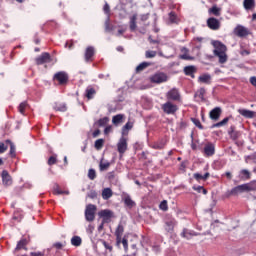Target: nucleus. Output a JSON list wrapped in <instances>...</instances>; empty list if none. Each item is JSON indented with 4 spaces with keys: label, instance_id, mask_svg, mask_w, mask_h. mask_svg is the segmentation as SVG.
Instances as JSON below:
<instances>
[{
    "label": "nucleus",
    "instance_id": "35",
    "mask_svg": "<svg viewBox=\"0 0 256 256\" xmlns=\"http://www.w3.org/2000/svg\"><path fill=\"white\" fill-rule=\"evenodd\" d=\"M96 93L97 92L95 91V88L88 87L86 89V97H87V99H93V97H95Z\"/></svg>",
    "mask_w": 256,
    "mask_h": 256
},
{
    "label": "nucleus",
    "instance_id": "13",
    "mask_svg": "<svg viewBox=\"0 0 256 256\" xmlns=\"http://www.w3.org/2000/svg\"><path fill=\"white\" fill-rule=\"evenodd\" d=\"M221 107H215L214 109H212L209 113V117L210 119H212V121H219V118L221 117Z\"/></svg>",
    "mask_w": 256,
    "mask_h": 256
},
{
    "label": "nucleus",
    "instance_id": "15",
    "mask_svg": "<svg viewBox=\"0 0 256 256\" xmlns=\"http://www.w3.org/2000/svg\"><path fill=\"white\" fill-rule=\"evenodd\" d=\"M204 155H206V157H212V155H215V145H213V143H208L205 145Z\"/></svg>",
    "mask_w": 256,
    "mask_h": 256
},
{
    "label": "nucleus",
    "instance_id": "19",
    "mask_svg": "<svg viewBox=\"0 0 256 256\" xmlns=\"http://www.w3.org/2000/svg\"><path fill=\"white\" fill-rule=\"evenodd\" d=\"M238 179H240V181H249V179H251V172L247 169H242L239 172Z\"/></svg>",
    "mask_w": 256,
    "mask_h": 256
},
{
    "label": "nucleus",
    "instance_id": "1",
    "mask_svg": "<svg viewBox=\"0 0 256 256\" xmlns=\"http://www.w3.org/2000/svg\"><path fill=\"white\" fill-rule=\"evenodd\" d=\"M214 55L219 58V63H227V46L220 41L213 42Z\"/></svg>",
    "mask_w": 256,
    "mask_h": 256
},
{
    "label": "nucleus",
    "instance_id": "30",
    "mask_svg": "<svg viewBox=\"0 0 256 256\" xmlns=\"http://www.w3.org/2000/svg\"><path fill=\"white\" fill-rule=\"evenodd\" d=\"M198 81H200V83H206L207 85H209V83H211V75L209 74H204L199 76Z\"/></svg>",
    "mask_w": 256,
    "mask_h": 256
},
{
    "label": "nucleus",
    "instance_id": "47",
    "mask_svg": "<svg viewBox=\"0 0 256 256\" xmlns=\"http://www.w3.org/2000/svg\"><path fill=\"white\" fill-rule=\"evenodd\" d=\"M130 129H133V122H127L123 128L122 131L125 133L126 131H130Z\"/></svg>",
    "mask_w": 256,
    "mask_h": 256
},
{
    "label": "nucleus",
    "instance_id": "54",
    "mask_svg": "<svg viewBox=\"0 0 256 256\" xmlns=\"http://www.w3.org/2000/svg\"><path fill=\"white\" fill-rule=\"evenodd\" d=\"M192 121H193L194 125H196V127H198V129H203V126L201 125V121H199V119L192 118Z\"/></svg>",
    "mask_w": 256,
    "mask_h": 256
},
{
    "label": "nucleus",
    "instance_id": "59",
    "mask_svg": "<svg viewBox=\"0 0 256 256\" xmlns=\"http://www.w3.org/2000/svg\"><path fill=\"white\" fill-rule=\"evenodd\" d=\"M103 10H104V13H106V15H109L110 7L107 3H105Z\"/></svg>",
    "mask_w": 256,
    "mask_h": 256
},
{
    "label": "nucleus",
    "instance_id": "44",
    "mask_svg": "<svg viewBox=\"0 0 256 256\" xmlns=\"http://www.w3.org/2000/svg\"><path fill=\"white\" fill-rule=\"evenodd\" d=\"M193 190L197 191V193H203V195H207V189H204L203 186H193Z\"/></svg>",
    "mask_w": 256,
    "mask_h": 256
},
{
    "label": "nucleus",
    "instance_id": "38",
    "mask_svg": "<svg viewBox=\"0 0 256 256\" xmlns=\"http://www.w3.org/2000/svg\"><path fill=\"white\" fill-rule=\"evenodd\" d=\"M123 233H125V227H123V224H118L116 231H115V236H123Z\"/></svg>",
    "mask_w": 256,
    "mask_h": 256
},
{
    "label": "nucleus",
    "instance_id": "61",
    "mask_svg": "<svg viewBox=\"0 0 256 256\" xmlns=\"http://www.w3.org/2000/svg\"><path fill=\"white\" fill-rule=\"evenodd\" d=\"M250 83H251V85H253L254 87H256V77H255V76H253V77L250 78Z\"/></svg>",
    "mask_w": 256,
    "mask_h": 256
},
{
    "label": "nucleus",
    "instance_id": "57",
    "mask_svg": "<svg viewBox=\"0 0 256 256\" xmlns=\"http://www.w3.org/2000/svg\"><path fill=\"white\" fill-rule=\"evenodd\" d=\"M53 247H55L56 249H63L64 245L61 242H56L54 243Z\"/></svg>",
    "mask_w": 256,
    "mask_h": 256
},
{
    "label": "nucleus",
    "instance_id": "32",
    "mask_svg": "<svg viewBox=\"0 0 256 256\" xmlns=\"http://www.w3.org/2000/svg\"><path fill=\"white\" fill-rule=\"evenodd\" d=\"M208 13L215 15V17H219V15H221V8L213 6L208 10Z\"/></svg>",
    "mask_w": 256,
    "mask_h": 256
},
{
    "label": "nucleus",
    "instance_id": "45",
    "mask_svg": "<svg viewBox=\"0 0 256 256\" xmlns=\"http://www.w3.org/2000/svg\"><path fill=\"white\" fill-rule=\"evenodd\" d=\"M107 123H109V117H104V118H101L100 120H98L99 127H105V125H107Z\"/></svg>",
    "mask_w": 256,
    "mask_h": 256
},
{
    "label": "nucleus",
    "instance_id": "64",
    "mask_svg": "<svg viewBox=\"0 0 256 256\" xmlns=\"http://www.w3.org/2000/svg\"><path fill=\"white\" fill-rule=\"evenodd\" d=\"M104 133H105V135L111 133V126L106 127V128L104 129Z\"/></svg>",
    "mask_w": 256,
    "mask_h": 256
},
{
    "label": "nucleus",
    "instance_id": "62",
    "mask_svg": "<svg viewBox=\"0 0 256 256\" xmlns=\"http://www.w3.org/2000/svg\"><path fill=\"white\" fill-rule=\"evenodd\" d=\"M31 256H43V252H31Z\"/></svg>",
    "mask_w": 256,
    "mask_h": 256
},
{
    "label": "nucleus",
    "instance_id": "37",
    "mask_svg": "<svg viewBox=\"0 0 256 256\" xmlns=\"http://www.w3.org/2000/svg\"><path fill=\"white\" fill-rule=\"evenodd\" d=\"M226 123H229V117H226L222 121H220V122H218L216 124H213L211 126V129H215L217 127H223V126H225Z\"/></svg>",
    "mask_w": 256,
    "mask_h": 256
},
{
    "label": "nucleus",
    "instance_id": "10",
    "mask_svg": "<svg viewBox=\"0 0 256 256\" xmlns=\"http://www.w3.org/2000/svg\"><path fill=\"white\" fill-rule=\"evenodd\" d=\"M234 33L237 35V37H247V35L250 34L249 29H247L245 26L243 25H238L235 29H234Z\"/></svg>",
    "mask_w": 256,
    "mask_h": 256
},
{
    "label": "nucleus",
    "instance_id": "25",
    "mask_svg": "<svg viewBox=\"0 0 256 256\" xmlns=\"http://www.w3.org/2000/svg\"><path fill=\"white\" fill-rule=\"evenodd\" d=\"M123 199L125 205L129 207V209H133V207H135V201L131 199V196H129V194L124 195Z\"/></svg>",
    "mask_w": 256,
    "mask_h": 256
},
{
    "label": "nucleus",
    "instance_id": "17",
    "mask_svg": "<svg viewBox=\"0 0 256 256\" xmlns=\"http://www.w3.org/2000/svg\"><path fill=\"white\" fill-rule=\"evenodd\" d=\"M2 183L7 187H9V185L13 183V180L11 179V175H9V172H7V170L2 171Z\"/></svg>",
    "mask_w": 256,
    "mask_h": 256
},
{
    "label": "nucleus",
    "instance_id": "50",
    "mask_svg": "<svg viewBox=\"0 0 256 256\" xmlns=\"http://www.w3.org/2000/svg\"><path fill=\"white\" fill-rule=\"evenodd\" d=\"M159 209H161V211H167V209H169V207L167 205V200H164L160 203Z\"/></svg>",
    "mask_w": 256,
    "mask_h": 256
},
{
    "label": "nucleus",
    "instance_id": "48",
    "mask_svg": "<svg viewBox=\"0 0 256 256\" xmlns=\"http://www.w3.org/2000/svg\"><path fill=\"white\" fill-rule=\"evenodd\" d=\"M26 108H27V102L20 103V105L18 107L19 113H21L23 115L25 113Z\"/></svg>",
    "mask_w": 256,
    "mask_h": 256
},
{
    "label": "nucleus",
    "instance_id": "4",
    "mask_svg": "<svg viewBox=\"0 0 256 256\" xmlns=\"http://www.w3.org/2000/svg\"><path fill=\"white\" fill-rule=\"evenodd\" d=\"M169 77H167V74L163 72H158L150 77L151 83H165Z\"/></svg>",
    "mask_w": 256,
    "mask_h": 256
},
{
    "label": "nucleus",
    "instance_id": "18",
    "mask_svg": "<svg viewBox=\"0 0 256 256\" xmlns=\"http://www.w3.org/2000/svg\"><path fill=\"white\" fill-rule=\"evenodd\" d=\"M256 2L255 0H244L243 7L245 11H255Z\"/></svg>",
    "mask_w": 256,
    "mask_h": 256
},
{
    "label": "nucleus",
    "instance_id": "23",
    "mask_svg": "<svg viewBox=\"0 0 256 256\" xmlns=\"http://www.w3.org/2000/svg\"><path fill=\"white\" fill-rule=\"evenodd\" d=\"M175 228V219H170L165 222V230L168 233L173 232V229Z\"/></svg>",
    "mask_w": 256,
    "mask_h": 256
},
{
    "label": "nucleus",
    "instance_id": "49",
    "mask_svg": "<svg viewBox=\"0 0 256 256\" xmlns=\"http://www.w3.org/2000/svg\"><path fill=\"white\" fill-rule=\"evenodd\" d=\"M103 143L104 140L103 139H98L95 141V149H102L103 148Z\"/></svg>",
    "mask_w": 256,
    "mask_h": 256
},
{
    "label": "nucleus",
    "instance_id": "40",
    "mask_svg": "<svg viewBox=\"0 0 256 256\" xmlns=\"http://www.w3.org/2000/svg\"><path fill=\"white\" fill-rule=\"evenodd\" d=\"M109 167H111V163L100 161V164H99L100 171H107Z\"/></svg>",
    "mask_w": 256,
    "mask_h": 256
},
{
    "label": "nucleus",
    "instance_id": "52",
    "mask_svg": "<svg viewBox=\"0 0 256 256\" xmlns=\"http://www.w3.org/2000/svg\"><path fill=\"white\" fill-rule=\"evenodd\" d=\"M105 31H107V32L113 31V28L111 27V24L109 23V16L107 17V19L105 21Z\"/></svg>",
    "mask_w": 256,
    "mask_h": 256
},
{
    "label": "nucleus",
    "instance_id": "22",
    "mask_svg": "<svg viewBox=\"0 0 256 256\" xmlns=\"http://www.w3.org/2000/svg\"><path fill=\"white\" fill-rule=\"evenodd\" d=\"M111 197H113V190H111V188H105L102 190V199H104V201L111 199Z\"/></svg>",
    "mask_w": 256,
    "mask_h": 256
},
{
    "label": "nucleus",
    "instance_id": "6",
    "mask_svg": "<svg viewBox=\"0 0 256 256\" xmlns=\"http://www.w3.org/2000/svg\"><path fill=\"white\" fill-rule=\"evenodd\" d=\"M166 98L169 101H181V94L177 88H173L167 92Z\"/></svg>",
    "mask_w": 256,
    "mask_h": 256
},
{
    "label": "nucleus",
    "instance_id": "8",
    "mask_svg": "<svg viewBox=\"0 0 256 256\" xmlns=\"http://www.w3.org/2000/svg\"><path fill=\"white\" fill-rule=\"evenodd\" d=\"M179 23H181V19L177 16V13L171 11L168 14L167 25H179Z\"/></svg>",
    "mask_w": 256,
    "mask_h": 256
},
{
    "label": "nucleus",
    "instance_id": "60",
    "mask_svg": "<svg viewBox=\"0 0 256 256\" xmlns=\"http://www.w3.org/2000/svg\"><path fill=\"white\" fill-rule=\"evenodd\" d=\"M194 179H196L197 181H201V179H203V175L196 173L194 174Z\"/></svg>",
    "mask_w": 256,
    "mask_h": 256
},
{
    "label": "nucleus",
    "instance_id": "20",
    "mask_svg": "<svg viewBox=\"0 0 256 256\" xmlns=\"http://www.w3.org/2000/svg\"><path fill=\"white\" fill-rule=\"evenodd\" d=\"M196 235L197 233H195V231L187 228H185L181 233V237H184V239H192V237H195Z\"/></svg>",
    "mask_w": 256,
    "mask_h": 256
},
{
    "label": "nucleus",
    "instance_id": "43",
    "mask_svg": "<svg viewBox=\"0 0 256 256\" xmlns=\"http://www.w3.org/2000/svg\"><path fill=\"white\" fill-rule=\"evenodd\" d=\"M146 59H153V57H157V51L148 50L145 53Z\"/></svg>",
    "mask_w": 256,
    "mask_h": 256
},
{
    "label": "nucleus",
    "instance_id": "27",
    "mask_svg": "<svg viewBox=\"0 0 256 256\" xmlns=\"http://www.w3.org/2000/svg\"><path fill=\"white\" fill-rule=\"evenodd\" d=\"M125 118V115L123 114H117L113 116L112 123L113 125H119V123H123V119Z\"/></svg>",
    "mask_w": 256,
    "mask_h": 256
},
{
    "label": "nucleus",
    "instance_id": "24",
    "mask_svg": "<svg viewBox=\"0 0 256 256\" xmlns=\"http://www.w3.org/2000/svg\"><path fill=\"white\" fill-rule=\"evenodd\" d=\"M196 101H205V88H200L194 95Z\"/></svg>",
    "mask_w": 256,
    "mask_h": 256
},
{
    "label": "nucleus",
    "instance_id": "36",
    "mask_svg": "<svg viewBox=\"0 0 256 256\" xmlns=\"http://www.w3.org/2000/svg\"><path fill=\"white\" fill-rule=\"evenodd\" d=\"M246 191L249 192V191H256V180H253L249 183H246Z\"/></svg>",
    "mask_w": 256,
    "mask_h": 256
},
{
    "label": "nucleus",
    "instance_id": "51",
    "mask_svg": "<svg viewBox=\"0 0 256 256\" xmlns=\"http://www.w3.org/2000/svg\"><path fill=\"white\" fill-rule=\"evenodd\" d=\"M8 145H10V155H11V157H15V150H16V148H15V144H13V142H8Z\"/></svg>",
    "mask_w": 256,
    "mask_h": 256
},
{
    "label": "nucleus",
    "instance_id": "31",
    "mask_svg": "<svg viewBox=\"0 0 256 256\" xmlns=\"http://www.w3.org/2000/svg\"><path fill=\"white\" fill-rule=\"evenodd\" d=\"M151 63L149 62H142L136 67V73H141V71H144V69H147V67H150Z\"/></svg>",
    "mask_w": 256,
    "mask_h": 256
},
{
    "label": "nucleus",
    "instance_id": "12",
    "mask_svg": "<svg viewBox=\"0 0 256 256\" xmlns=\"http://www.w3.org/2000/svg\"><path fill=\"white\" fill-rule=\"evenodd\" d=\"M117 149L120 155H123V153L127 151V139L125 137L120 138L119 142L117 143Z\"/></svg>",
    "mask_w": 256,
    "mask_h": 256
},
{
    "label": "nucleus",
    "instance_id": "46",
    "mask_svg": "<svg viewBox=\"0 0 256 256\" xmlns=\"http://www.w3.org/2000/svg\"><path fill=\"white\" fill-rule=\"evenodd\" d=\"M122 245L124 248L125 253L129 252V241L127 240V238H122Z\"/></svg>",
    "mask_w": 256,
    "mask_h": 256
},
{
    "label": "nucleus",
    "instance_id": "3",
    "mask_svg": "<svg viewBox=\"0 0 256 256\" xmlns=\"http://www.w3.org/2000/svg\"><path fill=\"white\" fill-rule=\"evenodd\" d=\"M97 211V206L93 205V204H88L86 206V210H85V219L86 221H95V212Z\"/></svg>",
    "mask_w": 256,
    "mask_h": 256
},
{
    "label": "nucleus",
    "instance_id": "21",
    "mask_svg": "<svg viewBox=\"0 0 256 256\" xmlns=\"http://www.w3.org/2000/svg\"><path fill=\"white\" fill-rule=\"evenodd\" d=\"M238 113L247 119H253L255 112L247 109H239Z\"/></svg>",
    "mask_w": 256,
    "mask_h": 256
},
{
    "label": "nucleus",
    "instance_id": "58",
    "mask_svg": "<svg viewBox=\"0 0 256 256\" xmlns=\"http://www.w3.org/2000/svg\"><path fill=\"white\" fill-rule=\"evenodd\" d=\"M103 246L105 247V249H108V251H113V246L109 245V243L107 242H103Z\"/></svg>",
    "mask_w": 256,
    "mask_h": 256
},
{
    "label": "nucleus",
    "instance_id": "63",
    "mask_svg": "<svg viewBox=\"0 0 256 256\" xmlns=\"http://www.w3.org/2000/svg\"><path fill=\"white\" fill-rule=\"evenodd\" d=\"M240 54L243 55V56H245V55H250L251 52H249V50H242V51L240 52Z\"/></svg>",
    "mask_w": 256,
    "mask_h": 256
},
{
    "label": "nucleus",
    "instance_id": "2",
    "mask_svg": "<svg viewBox=\"0 0 256 256\" xmlns=\"http://www.w3.org/2000/svg\"><path fill=\"white\" fill-rule=\"evenodd\" d=\"M98 217L102 219L103 223H111V220L115 217V213L110 209H104L98 212Z\"/></svg>",
    "mask_w": 256,
    "mask_h": 256
},
{
    "label": "nucleus",
    "instance_id": "56",
    "mask_svg": "<svg viewBox=\"0 0 256 256\" xmlns=\"http://www.w3.org/2000/svg\"><path fill=\"white\" fill-rule=\"evenodd\" d=\"M123 236H116V244L119 247V245H121V243H123Z\"/></svg>",
    "mask_w": 256,
    "mask_h": 256
},
{
    "label": "nucleus",
    "instance_id": "41",
    "mask_svg": "<svg viewBox=\"0 0 256 256\" xmlns=\"http://www.w3.org/2000/svg\"><path fill=\"white\" fill-rule=\"evenodd\" d=\"M54 109L55 111H61L64 113V111H67V106L65 104H55Z\"/></svg>",
    "mask_w": 256,
    "mask_h": 256
},
{
    "label": "nucleus",
    "instance_id": "33",
    "mask_svg": "<svg viewBox=\"0 0 256 256\" xmlns=\"http://www.w3.org/2000/svg\"><path fill=\"white\" fill-rule=\"evenodd\" d=\"M137 29V15H133L130 19V30L135 31Z\"/></svg>",
    "mask_w": 256,
    "mask_h": 256
},
{
    "label": "nucleus",
    "instance_id": "9",
    "mask_svg": "<svg viewBox=\"0 0 256 256\" xmlns=\"http://www.w3.org/2000/svg\"><path fill=\"white\" fill-rule=\"evenodd\" d=\"M44 63H51V54L44 52L36 58L37 65H44Z\"/></svg>",
    "mask_w": 256,
    "mask_h": 256
},
{
    "label": "nucleus",
    "instance_id": "29",
    "mask_svg": "<svg viewBox=\"0 0 256 256\" xmlns=\"http://www.w3.org/2000/svg\"><path fill=\"white\" fill-rule=\"evenodd\" d=\"M9 143H11V140L0 142V155L9 149Z\"/></svg>",
    "mask_w": 256,
    "mask_h": 256
},
{
    "label": "nucleus",
    "instance_id": "11",
    "mask_svg": "<svg viewBox=\"0 0 256 256\" xmlns=\"http://www.w3.org/2000/svg\"><path fill=\"white\" fill-rule=\"evenodd\" d=\"M54 79L58 81L60 85H65L69 79V76L65 72H58L54 75Z\"/></svg>",
    "mask_w": 256,
    "mask_h": 256
},
{
    "label": "nucleus",
    "instance_id": "5",
    "mask_svg": "<svg viewBox=\"0 0 256 256\" xmlns=\"http://www.w3.org/2000/svg\"><path fill=\"white\" fill-rule=\"evenodd\" d=\"M177 109V105L171 102H166L162 105V111H164L166 115H175V113H177Z\"/></svg>",
    "mask_w": 256,
    "mask_h": 256
},
{
    "label": "nucleus",
    "instance_id": "42",
    "mask_svg": "<svg viewBox=\"0 0 256 256\" xmlns=\"http://www.w3.org/2000/svg\"><path fill=\"white\" fill-rule=\"evenodd\" d=\"M25 245H27V239H21L16 246V251L23 249Z\"/></svg>",
    "mask_w": 256,
    "mask_h": 256
},
{
    "label": "nucleus",
    "instance_id": "26",
    "mask_svg": "<svg viewBox=\"0 0 256 256\" xmlns=\"http://www.w3.org/2000/svg\"><path fill=\"white\" fill-rule=\"evenodd\" d=\"M197 71V68H195V66H186L184 68V73L185 75H189L190 77H195V73Z\"/></svg>",
    "mask_w": 256,
    "mask_h": 256
},
{
    "label": "nucleus",
    "instance_id": "34",
    "mask_svg": "<svg viewBox=\"0 0 256 256\" xmlns=\"http://www.w3.org/2000/svg\"><path fill=\"white\" fill-rule=\"evenodd\" d=\"M53 193L54 195H69V191H62L57 184L54 186Z\"/></svg>",
    "mask_w": 256,
    "mask_h": 256
},
{
    "label": "nucleus",
    "instance_id": "39",
    "mask_svg": "<svg viewBox=\"0 0 256 256\" xmlns=\"http://www.w3.org/2000/svg\"><path fill=\"white\" fill-rule=\"evenodd\" d=\"M88 178L90 181H95V179H97V172L95 169L91 168L88 170Z\"/></svg>",
    "mask_w": 256,
    "mask_h": 256
},
{
    "label": "nucleus",
    "instance_id": "14",
    "mask_svg": "<svg viewBox=\"0 0 256 256\" xmlns=\"http://www.w3.org/2000/svg\"><path fill=\"white\" fill-rule=\"evenodd\" d=\"M247 192V186L246 184L238 185L231 189L230 195H239V193H245Z\"/></svg>",
    "mask_w": 256,
    "mask_h": 256
},
{
    "label": "nucleus",
    "instance_id": "53",
    "mask_svg": "<svg viewBox=\"0 0 256 256\" xmlns=\"http://www.w3.org/2000/svg\"><path fill=\"white\" fill-rule=\"evenodd\" d=\"M180 59H184L185 61H193L195 59L193 56H190L189 54H182L180 56Z\"/></svg>",
    "mask_w": 256,
    "mask_h": 256
},
{
    "label": "nucleus",
    "instance_id": "7",
    "mask_svg": "<svg viewBox=\"0 0 256 256\" xmlns=\"http://www.w3.org/2000/svg\"><path fill=\"white\" fill-rule=\"evenodd\" d=\"M207 26L212 31H219V29H221V22L218 19L211 17L207 20Z\"/></svg>",
    "mask_w": 256,
    "mask_h": 256
},
{
    "label": "nucleus",
    "instance_id": "16",
    "mask_svg": "<svg viewBox=\"0 0 256 256\" xmlns=\"http://www.w3.org/2000/svg\"><path fill=\"white\" fill-rule=\"evenodd\" d=\"M93 55H95V48L93 46L87 47L84 54L85 61L86 62L93 61Z\"/></svg>",
    "mask_w": 256,
    "mask_h": 256
},
{
    "label": "nucleus",
    "instance_id": "28",
    "mask_svg": "<svg viewBox=\"0 0 256 256\" xmlns=\"http://www.w3.org/2000/svg\"><path fill=\"white\" fill-rule=\"evenodd\" d=\"M81 243H83V240L79 236H74L71 238V245L74 247H81Z\"/></svg>",
    "mask_w": 256,
    "mask_h": 256
},
{
    "label": "nucleus",
    "instance_id": "55",
    "mask_svg": "<svg viewBox=\"0 0 256 256\" xmlns=\"http://www.w3.org/2000/svg\"><path fill=\"white\" fill-rule=\"evenodd\" d=\"M55 163H57V157L51 156V157L48 159V165H55Z\"/></svg>",
    "mask_w": 256,
    "mask_h": 256
}]
</instances>
